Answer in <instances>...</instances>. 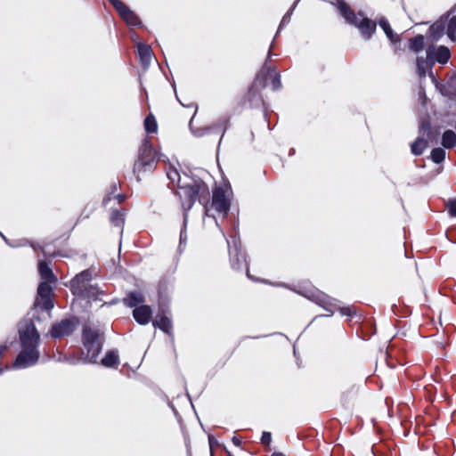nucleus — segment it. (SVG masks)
Segmentation results:
<instances>
[{
  "label": "nucleus",
  "mask_w": 456,
  "mask_h": 456,
  "mask_svg": "<svg viewBox=\"0 0 456 456\" xmlns=\"http://www.w3.org/2000/svg\"><path fill=\"white\" fill-rule=\"evenodd\" d=\"M122 19L130 26L139 24L137 16L120 0H110Z\"/></svg>",
  "instance_id": "0eeeda50"
},
{
  "label": "nucleus",
  "mask_w": 456,
  "mask_h": 456,
  "mask_svg": "<svg viewBox=\"0 0 456 456\" xmlns=\"http://www.w3.org/2000/svg\"><path fill=\"white\" fill-rule=\"evenodd\" d=\"M83 344L84 348L82 354L85 361L88 362H95L98 354L102 350V344L99 340V334L97 331L89 327H85L83 330Z\"/></svg>",
  "instance_id": "7ed1b4c3"
},
{
  "label": "nucleus",
  "mask_w": 456,
  "mask_h": 456,
  "mask_svg": "<svg viewBox=\"0 0 456 456\" xmlns=\"http://www.w3.org/2000/svg\"><path fill=\"white\" fill-rule=\"evenodd\" d=\"M168 177L171 179V180H175V176H178L179 177V175L177 174V172L175 170L172 171V172H169L167 174Z\"/></svg>",
  "instance_id": "c85d7f7f"
},
{
  "label": "nucleus",
  "mask_w": 456,
  "mask_h": 456,
  "mask_svg": "<svg viewBox=\"0 0 456 456\" xmlns=\"http://www.w3.org/2000/svg\"><path fill=\"white\" fill-rule=\"evenodd\" d=\"M111 221L117 225L119 226L123 223V216L118 212H115L111 216Z\"/></svg>",
  "instance_id": "a878e982"
},
{
  "label": "nucleus",
  "mask_w": 456,
  "mask_h": 456,
  "mask_svg": "<svg viewBox=\"0 0 456 456\" xmlns=\"http://www.w3.org/2000/svg\"><path fill=\"white\" fill-rule=\"evenodd\" d=\"M102 364L109 368H116L119 364V356L118 352L110 351L106 353L102 359Z\"/></svg>",
  "instance_id": "ddd939ff"
},
{
  "label": "nucleus",
  "mask_w": 456,
  "mask_h": 456,
  "mask_svg": "<svg viewBox=\"0 0 456 456\" xmlns=\"http://www.w3.org/2000/svg\"><path fill=\"white\" fill-rule=\"evenodd\" d=\"M425 61L420 60V59H418L417 60V65H418V68L419 69L420 72L424 73V69H425Z\"/></svg>",
  "instance_id": "cd10ccee"
},
{
  "label": "nucleus",
  "mask_w": 456,
  "mask_h": 456,
  "mask_svg": "<svg viewBox=\"0 0 456 456\" xmlns=\"http://www.w3.org/2000/svg\"><path fill=\"white\" fill-rule=\"evenodd\" d=\"M447 36L452 41H456V16L449 19L447 22Z\"/></svg>",
  "instance_id": "aec40b11"
},
{
  "label": "nucleus",
  "mask_w": 456,
  "mask_h": 456,
  "mask_svg": "<svg viewBox=\"0 0 456 456\" xmlns=\"http://www.w3.org/2000/svg\"><path fill=\"white\" fill-rule=\"evenodd\" d=\"M212 207L224 216L227 214L230 208V201L222 189L215 190L213 193Z\"/></svg>",
  "instance_id": "6e6552de"
},
{
  "label": "nucleus",
  "mask_w": 456,
  "mask_h": 456,
  "mask_svg": "<svg viewBox=\"0 0 456 456\" xmlns=\"http://www.w3.org/2000/svg\"><path fill=\"white\" fill-rule=\"evenodd\" d=\"M338 9L345 19L351 24L358 27L362 34L369 38L376 28V24L370 20L363 18L361 14L355 15L350 12L345 3L338 4Z\"/></svg>",
  "instance_id": "20e7f679"
},
{
  "label": "nucleus",
  "mask_w": 456,
  "mask_h": 456,
  "mask_svg": "<svg viewBox=\"0 0 456 456\" xmlns=\"http://www.w3.org/2000/svg\"><path fill=\"white\" fill-rule=\"evenodd\" d=\"M76 328L73 322L66 320L53 327L51 335L53 338H61L70 334Z\"/></svg>",
  "instance_id": "9b49d317"
},
{
  "label": "nucleus",
  "mask_w": 456,
  "mask_h": 456,
  "mask_svg": "<svg viewBox=\"0 0 456 456\" xmlns=\"http://www.w3.org/2000/svg\"><path fill=\"white\" fill-rule=\"evenodd\" d=\"M38 270L42 281H54V276L52 273V270L45 263L40 262L38 265Z\"/></svg>",
  "instance_id": "f3484780"
},
{
  "label": "nucleus",
  "mask_w": 456,
  "mask_h": 456,
  "mask_svg": "<svg viewBox=\"0 0 456 456\" xmlns=\"http://www.w3.org/2000/svg\"><path fill=\"white\" fill-rule=\"evenodd\" d=\"M432 160L436 163H440L445 158V151L441 148H436L431 152Z\"/></svg>",
  "instance_id": "4be33fe9"
},
{
  "label": "nucleus",
  "mask_w": 456,
  "mask_h": 456,
  "mask_svg": "<svg viewBox=\"0 0 456 456\" xmlns=\"http://www.w3.org/2000/svg\"><path fill=\"white\" fill-rule=\"evenodd\" d=\"M343 313L346 314H349V310H346H346H343Z\"/></svg>",
  "instance_id": "7c9ffc66"
},
{
  "label": "nucleus",
  "mask_w": 456,
  "mask_h": 456,
  "mask_svg": "<svg viewBox=\"0 0 456 456\" xmlns=\"http://www.w3.org/2000/svg\"><path fill=\"white\" fill-rule=\"evenodd\" d=\"M448 213L451 216L456 217V199L449 200L446 204Z\"/></svg>",
  "instance_id": "393cba45"
},
{
  "label": "nucleus",
  "mask_w": 456,
  "mask_h": 456,
  "mask_svg": "<svg viewBox=\"0 0 456 456\" xmlns=\"http://www.w3.org/2000/svg\"><path fill=\"white\" fill-rule=\"evenodd\" d=\"M142 301L143 297L139 293H133L126 298V304L131 307H134L133 314L136 322L140 324H146L151 320V310L145 305L136 306Z\"/></svg>",
  "instance_id": "39448f33"
},
{
  "label": "nucleus",
  "mask_w": 456,
  "mask_h": 456,
  "mask_svg": "<svg viewBox=\"0 0 456 456\" xmlns=\"http://www.w3.org/2000/svg\"><path fill=\"white\" fill-rule=\"evenodd\" d=\"M179 183V196L183 200V207L184 208H191L194 201L198 199L200 200L208 196V188L200 180H191L190 182H183L182 184L181 178L178 179Z\"/></svg>",
  "instance_id": "f03ea898"
},
{
  "label": "nucleus",
  "mask_w": 456,
  "mask_h": 456,
  "mask_svg": "<svg viewBox=\"0 0 456 456\" xmlns=\"http://www.w3.org/2000/svg\"><path fill=\"white\" fill-rule=\"evenodd\" d=\"M379 26L382 28V29L386 33L387 37L391 41H395L396 40L395 36H394V34H393V30L390 28V25L388 24L387 20H386L385 19H380L379 20Z\"/></svg>",
  "instance_id": "412c9836"
},
{
  "label": "nucleus",
  "mask_w": 456,
  "mask_h": 456,
  "mask_svg": "<svg viewBox=\"0 0 456 456\" xmlns=\"http://www.w3.org/2000/svg\"><path fill=\"white\" fill-rule=\"evenodd\" d=\"M272 456H284L282 453L275 452Z\"/></svg>",
  "instance_id": "c756f323"
},
{
  "label": "nucleus",
  "mask_w": 456,
  "mask_h": 456,
  "mask_svg": "<svg viewBox=\"0 0 456 456\" xmlns=\"http://www.w3.org/2000/svg\"><path fill=\"white\" fill-rule=\"evenodd\" d=\"M428 142L425 139L419 138L411 145V151L415 155H420L427 148Z\"/></svg>",
  "instance_id": "6ab92c4d"
},
{
  "label": "nucleus",
  "mask_w": 456,
  "mask_h": 456,
  "mask_svg": "<svg viewBox=\"0 0 456 456\" xmlns=\"http://www.w3.org/2000/svg\"><path fill=\"white\" fill-rule=\"evenodd\" d=\"M87 277H88V273L84 272V273H81L80 274L77 275L71 281V288H72L73 293L75 295L89 297V293L86 291L87 284L86 283Z\"/></svg>",
  "instance_id": "9d476101"
},
{
  "label": "nucleus",
  "mask_w": 456,
  "mask_h": 456,
  "mask_svg": "<svg viewBox=\"0 0 456 456\" xmlns=\"http://www.w3.org/2000/svg\"><path fill=\"white\" fill-rule=\"evenodd\" d=\"M138 54L143 64H148L152 59L151 50L148 45L140 43L137 45Z\"/></svg>",
  "instance_id": "4468645a"
},
{
  "label": "nucleus",
  "mask_w": 456,
  "mask_h": 456,
  "mask_svg": "<svg viewBox=\"0 0 456 456\" xmlns=\"http://www.w3.org/2000/svg\"><path fill=\"white\" fill-rule=\"evenodd\" d=\"M424 45V37L422 36H418L413 38L411 42V49L414 52H419L422 49Z\"/></svg>",
  "instance_id": "b1692460"
},
{
  "label": "nucleus",
  "mask_w": 456,
  "mask_h": 456,
  "mask_svg": "<svg viewBox=\"0 0 456 456\" xmlns=\"http://www.w3.org/2000/svg\"><path fill=\"white\" fill-rule=\"evenodd\" d=\"M54 281H42L39 284L37 293L38 297L36 301V306L45 311H49L53 307V303L49 298L52 290L51 283Z\"/></svg>",
  "instance_id": "423d86ee"
},
{
  "label": "nucleus",
  "mask_w": 456,
  "mask_h": 456,
  "mask_svg": "<svg viewBox=\"0 0 456 456\" xmlns=\"http://www.w3.org/2000/svg\"><path fill=\"white\" fill-rule=\"evenodd\" d=\"M154 326L159 327L165 332H169L171 329L170 320L167 316H159L153 322Z\"/></svg>",
  "instance_id": "a211bd4d"
},
{
  "label": "nucleus",
  "mask_w": 456,
  "mask_h": 456,
  "mask_svg": "<svg viewBox=\"0 0 456 456\" xmlns=\"http://www.w3.org/2000/svg\"><path fill=\"white\" fill-rule=\"evenodd\" d=\"M450 56V51L445 46H431L427 52V57L430 61H438L443 64L448 61Z\"/></svg>",
  "instance_id": "1a4fd4ad"
},
{
  "label": "nucleus",
  "mask_w": 456,
  "mask_h": 456,
  "mask_svg": "<svg viewBox=\"0 0 456 456\" xmlns=\"http://www.w3.org/2000/svg\"><path fill=\"white\" fill-rule=\"evenodd\" d=\"M444 30V22L443 20H439L433 24L429 28L430 37L434 40H438L443 35Z\"/></svg>",
  "instance_id": "dca6fc26"
},
{
  "label": "nucleus",
  "mask_w": 456,
  "mask_h": 456,
  "mask_svg": "<svg viewBox=\"0 0 456 456\" xmlns=\"http://www.w3.org/2000/svg\"><path fill=\"white\" fill-rule=\"evenodd\" d=\"M19 331L24 349L18 355L14 366L16 368H27L36 363L38 359L35 346L38 343L39 336L34 324L29 322L21 323Z\"/></svg>",
  "instance_id": "f257e3e1"
},
{
  "label": "nucleus",
  "mask_w": 456,
  "mask_h": 456,
  "mask_svg": "<svg viewBox=\"0 0 456 456\" xmlns=\"http://www.w3.org/2000/svg\"><path fill=\"white\" fill-rule=\"evenodd\" d=\"M144 126L147 132L154 133L157 131V123L153 116H148L144 121Z\"/></svg>",
  "instance_id": "5701e85b"
},
{
  "label": "nucleus",
  "mask_w": 456,
  "mask_h": 456,
  "mask_svg": "<svg viewBox=\"0 0 456 456\" xmlns=\"http://www.w3.org/2000/svg\"><path fill=\"white\" fill-rule=\"evenodd\" d=\"M155 158V151L151 145L146 142L140 154L139 161L136 165H149Z\"/></svg>",
  "instance_id": "f8f14e48"
},
{
  "label": "nucleus",
  "mask_w": 456,
  "mask_h": 456,
  "mask_svg": "<svg viewBox=\"0 0 456 456\" xmlns=\"http://www.w3.org/2000/svg\"><path fill=\"white\" fill-rule=\"evenodd\" d=\"M262 443L265 444H269L271 443V434L268 432H265L262 436Z\"/></svg>",
  "instance_id": "bb28decb"
},
{
  "label": "nucleus",
  "mask_w": 456,
  "mask_h": 456,
  "mask_svg": "<svg viewBox=\"0 0 456 456\" xmlns=\"http://www.w3.org/2000/svg\"><path fill=\"white\" fill-rule=\"evenodd\" d=\"M456 144V134L452 130H446L442 135V145L450 149Z\"/></svg>",
  "instance_id": "2eb2a0df"
}]
</instances>
